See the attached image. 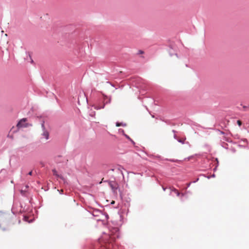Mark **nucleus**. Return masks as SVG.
<instances>
[{
  "label": "nucleus",
  "instance_id": "f257e3e1",
  "mask_svg": "<svg viewBox=\"0 0 249 249\" xmlns=\"http://www.w3.org/2000/svg\"><path fill=\"white\" fill-rule=\"evenodd\" d=\"M27 121L26 118H23L21 119L17 124V127L18 128H20L21 127H26L28 126L27 124H25V123Z\"/></svg>",
  "mask_w": 249,
  "mask_h": 249
},
{
  "label": "nucleus",
  "instance_id": "f03ea898",
  "mask_svg": "<svg viewBox=\"0 0 249 249\" xmlns=\"http://www.w3.org/2000/svg\"><path fill=\"white\" fill-rule=\"evenodd\" d=\"M52 172H53V175L54 176H55L56 177H57L58 178H62V179L64 178L62 176L59 175L58 174L57 172V171L55 169H53L52 170Z\"/></svg>",
  "mask_w": 249,
  "mask_h": 249
},
{
  "label": "nucleus",
  "instance_id": "7ed1b4c3",
  "mask_svg": "<svg viewBox=\"0 0 249 249\" xmlns=\"http://www.w3.org/2000/svg\"><path fill=\"white\" fill-rule=\"evenodd\" d=\"M115 240V237L110 236L109 239H106L105 241V243H111L112 241H114Z\"/></svg>",
  "mask_w": 249,
  "mask_h": 249
},
{
  "label": "nucleus",
  "instance_id": "20e7f679",
  "mask_svg": "<svg viewBox=\"0 0 249 249\" xmlns=\"http://www.w3.org/2000/svg\"><path fill=\"white\" fill-rule=\"evenodd\" d=\"M42 135L45 137V138L46 140L49 139V133H48V132L47 131L44 130V131L43 132V134H42Z\"/></svg>",
  "mask_w": 249,
  "mask_h": 249
},
{
  "label": "nucleus",
  "instance_id": "39448f33",
  "mask_svg": "<svg viewBox=\"0 0 249 249\" xmlns=\"http://www.w3.org/2000/svg\"><path fill=\"white\" fill-rule=\"evenodd\" d=\"M237 123L239 126H241L242 125V122L240 120H238Z\"/></svg>",
  "mask_w": 249,
  "mask_h": 249
},
{
  "label": "nucleus",
  "instance_id": "423d86ee",
  "mask_svg": "<svg viewBox=\"0 0 249 249\" xmlns=\"http://www.w3.org/2000/svg\"><path fill=\"white\" fill-rule=\"evenodd\" d=\"M116 125L117 126H120L123 125V124L120 123H117Z\"/></svg>",
  "mask_w": 249,
  "mask_h": 249
},
{
  "label": "nucleus",
  "instance_id": "0eeeda50",
  "mask_svg": "<svg viewBox=\"0 0 249 249\" xmlns=\"http://www.w3.org/2000/svg\"><path fill=\"white\" fill-rule=\"evenodd\" d=\"M184 141H185V139H184V140L180 139V140H178V142H181V143H184Z\"/></svg>",
  "mask_w": 249,
  "mask_h": 249
},
{
  "label": "nucleus",
  "instance_id": "6e6552de",
  "mask_svg": "<svg viewBox=\"0 0 249 249\" xmlns=\"http://www.w3.org/2000/svg\"><path fill=\"white\" fill-rule=\"evenodd\" d=\"M143 53V52L142 50H139V54H142Z\"/></svg>",
  "mask_w": 249,
  "mask_h": 249
},
{
  "label": "nucleus",
  "instance_id": "1a4fd4ad",
  "mask_svg": "<svg viewBox=\"0 0 249 249\" xmlns=\"http://www.w3.org/2000/svg\"><path fill=\"white\" fill-rule=\"evenodd\" d=\"M172 191L175 192V193H176L178 191V190L177 189H176L175 188H173Z\"/></svg>",
  "mask_w": 249,
  "mask_h": 249
},
{
  "label": "nucleus",
  "instance_id": "9d476101",
  "mask_svg": "<svg viewBox=\"0 0 249 249\" xmlns=\"http://www.w3.org/2000/svg\"><path fill=\"white\" fill-rule=\"evenodd\" d=\"M28 175H29L31 176V175H32V171H30V172L28 173Z\"/></svg>",
  "mask_w": 249,
  "mask_h": 249
},
{
  "label": "nucleus",
  "instance_id": "9b49d317",
  "mask_svg": "<svg viewBox=\"0 0 249 249\" xmlns=\"http://www.w3.org/2000/svg\"><path fill=\"white\" fill-rule=\"evenodd\" d=\"M176 193L177 194L178 196L179 195V194H180L178 191Z\"/></svg>",
  "mask_w": 249,
  "mask_h": 249
},
{
  "label": "nucleus",
  "instance_id": "f8f14e48",
  "mask_svg": "<svg viewBox=\"0 0 249 249\" xmlns=\"http://www.w3.org/2000/svg\"><path fill=\"white\" fill-rule=\"evenodd\" d=\"M247 107H245V106H244V107H243V108H244V110H246V109L247 108Z\"/></svg>",
  "mask_w": 249,
  "mask_h": 249
},
{
  "label": "nucleus",
  "instance_id": "ddd939ff",
  "mask_svg": "<svg viewBox=\"0 0 249 249\" xmlns=\"http://www.w3.org/2000/svg\"><path fill=\"white\" fill-rule=\"evenodd\" d=\"M42 127H43V129L44 128V125L43 124H42Z\"/></svg>",
  "mask_w": 249,
  "mask_h": 249
},
{
  "label": "nucleus",
  "instance_id": "4468645a",
  "mask_svg": "<svg viewBox=\"0 0 249 249\" xmlns=\"http://www.w3.org/2000/svg\"><path fill=\"white\" fill-rule=\"evenodd\" d=\"M114 201H112L111 202V204H114Z\"/></svg>",
  "mask_w": 249,
  "mask_h": 249
},
{
  "label": "nucleus",
  "instance_id": "2eb2a0df",
  "mask_svg": "<svg viewBox=\"0 0 249 249\" xmlns=\"http://www.w3.org/2000/svg\"><path fill=\"white\" fill-rule=\"evenodd\" d=\"M95 108H96V109H100V107H96Z\"/></svg>",
  "mask_w": 249,
  "mask_h": 249
},
{
  "label": "nucleus",
  "instance_id": "dca6fc26",
  "mask_svg": "<svg viewBox=\"0 0 249 249\" xmlns=\"http://www.w3.org/2000/svg\"><path fill=\"white\" fill-rule=\"evenodd\" d=\"M102 241V239H99V242H101Z\"/></svg>",
  "mask_w": 249,
  "mask_h": 249
},
{
  "label": "nucleus",
  "instance_id": "f3484780",
  "mask_svg": "<svg viewBox=\"0 0 249 249\" xmlns=\"http://www.w3.org/2000/svg\"><path fill=\"white\" fill-rule=\"evenodd\" d=\"M2 212H1V211H0V215L1 214H2Z\"/></svg>",
  "mask_w": 249,
  "mask_h": 249
}]
</instances>
